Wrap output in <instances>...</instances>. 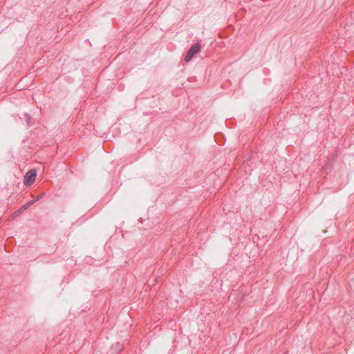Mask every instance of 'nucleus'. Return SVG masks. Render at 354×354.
<instances>
[{
	"mask_svg": "<svg viewBox=\"0 0 354 354\" xmlns=\"http://www.w3.org/2000/svg\"><path fill=\"white\" fill-rule=\"evenodd\" d=\"M201 48V46L199 43H196L192 45L185 57V61L189 62L196 53L200 52Z\"/></svg>",
	"mask_w": 354,
	"mask_h": 354,
	"instance_id": "nucleus-1",
	"label": "nucleus"
},
{
	"mask_svg": "<svg viewBox=\"0 0 354 354\" xmlns=\"http://www.w3.org/2000/svg\"><path fill=\"white\" fill-rule=\"evenodd\" d=\"M37 171L35 169L29 170L24 176V183L26 185H31L35 181Z\"/></svg>",
	"mask_w": 354,
	"mask_h": 354,
	"instance_id": "nucleus-2",
	"label": "nucleus"
},
{
	"mask_svg": "<svg viewBox=\"0 0 354 354\" xmlns=\"http://www.w3.org/2000/svg\"><path fill=\"white\" fill-rule=\"evenodd\" d=\"M28 208H27V205H26L25 204L24 205H22L18 210H17L15 213H14V216L16 217L19 215H20L23 212H24L25 210H26Z\"/></svg>",
	"mask_w": 354,
	"mask_h": 354,
	"instance_id": "nucleus-3",
	"label": "nucleus"
},
{
	"mask_svg": "<svg viewBox=\"0 0 354 354\" xmlns=\"http://www.w3.org/2000/svg\"><path fill=\"white\" fill-rule=\"evenodd\" d=\"M39 198H37L36 199H34V200H31L30 201H28V203H26L25 205H27V208H28L30 205H33L37 201L39 200Z\"/></svg>",
	"mask_w": 354,
	"mask_h": 354,
	"instance_id": "nucleus-4",
	"label": "nucleus"
},
{
	"mask_svg": "<svg viewBox=\"0 0 354 354\" xmlns=\"http://www.w3.org/2000/svg\"><path fill=\"white\" fill-rule=\"evenodd\" d=\"M25 116L26 117V122H27L28 124H29L30 122L31 118H30V115L28 114V113H26Z\"/></svg>",
	"mask_w": 354,
	"mask_h": 354,
	"instance_id": "nucleus-5",
	"label": "nucleus"
}]
</instances>
